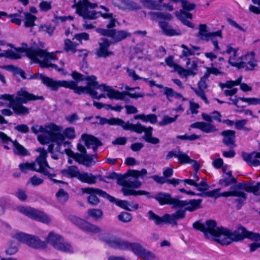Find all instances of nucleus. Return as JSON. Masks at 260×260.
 Listing matches in <instances>:
<instances>
[{"mask_svg": "<svg viewBox=\"0 0 260 260\" xmlns=\"http://www.w3.org/2000/svg\"><path fill=\"white\" fill-rule=\"evenodd\" d=\"M36 17L33 15L27 13L25 14L24 26L26 27H30L35 25V21Z\"/></svg>", "mask_w": 260, "mask_h": 260, "instance_id": "45", "label": "nucleus"}, {"mask_svg": "<svg viewBox=\"0 0 260 260\" xmlns=\"http://www.w3.org/2000/svg\"><path fill=\"white\" fill-rule=\"evenodd\" d=\"M238 49L233 48L231 45L226 46L225 51L221 52V53H226L230 55L229 58V63L232 66L240 69L241 63V56H238L237 54Z\"/></svg>", "mask_w": 260, "mask_h": 260, "instance_id": "24", "label": "nucleus"}, {"mask_svg": "<svg viewBox=\"0 0 260 260\" xmlns=\"http://www.w3.org/2000/svg\"><path fill=\"white\" fill-rule=\"evenodd\" d=\"M55 29L54 26L49 25H41L39 26V30L40 31L45 32L47 33L50 36L53 35V34Z\"/></svg>", "mask_w": 260, "mask_h": 260, "instance_id": "47", "label": "nucleus"}, {"mask_svg": "<svg viewBox=\"0 0 260 260\" xmlns=\"http://www.w3.org/2000/svg\"><path fill=\"white\" fill-rule=\"evenodd\" d=\"M207 25L205 24H200L199 27V31L197 36L201 40L206 41H209V38L213 35H218V36L221 39L222 33L221 31L218 30L216 32H208L207 29Z\"/></svg>", "mask_w": 260, "mask_h": 260, "instance_id": "25", "label": "nucleus"}, {"mask_svg": "<svg viewBox=\"0 0 260 260\" xmlns=\"http://www.w3.org/2000/svg\"><path fill=\"white\" fill-rule=\"evenodd\" d=\"M140 258L147 260H154L156 258V256L151 251L145 248Z\"/></svg>", "mask_w": 260, "mask_h": 260, "instance_id": "53", "label": "nucleus"}, {"mask_svg": "<svg viewBox=\"0 0 260 260\" xmlns=\"http://www.w3.org/2000/svg\"><path fill=\"white\" fill-rule=\"evenodd\" d=\"M128 175L132 176L135 179H128L127 185L125 187H122L121 191L124 196H141L145 195L148 198H152L150 193L144 190L136 191L134 188H139L142 183L138 180L139 178H144L147 174V171L145 169H142L140 171L138 170H129L128 172Z\"/></svg>", "mask_w": 260, "mask_h": 260, "instance_id": "7", "label": "nucleus"}, {"mask_svg": "<svg viewBox=\"0 0 260 260\" xmlns=\"http://www.w3.org/2000/svg\"><path fill=\"white\" fill-rule=\"evenodd\" d=\"M74 2L72 8H76V13L83 19H95L99 17L100 14H101L100 12L88 10V8H95L97 6L95 3H91L88 0H80L77 3H76V0H74Z\"/></svg>", "mask_w": 260, "mask_h": 260, "instance_id": "9", "label": "nucleus"}, {"mask_svg": "<svg viewBox=\"0 0 260 260\" xmlns=\"http://www.w3.org/2000/svg\"><path fill=\"white\" fill-rule=\"evenodd\" d=\"M202 199L181 200L178 199L176 209L184 208V210L193 212L201 207Z\"/></svg>", "mask_w": 260, "mask_h": 260, "instance_id": "17", "label": "nucleus"}, {"mask_svg": "<svg viewBox=\"0 0 260 260\" xmlns=\"http://www.w3.org/2000/svg\"><path fill=\"white\" fill-rule=\"evenodd\" d=\"M240 100L247 103L248 105H260V98H240Z\"/></svg>", "mask_w": 260, "mask_h": 260, "instance_id": "51", "label": "nucleus"}, {"mask_svg": "<svg viewBox=\"0 0 260 260\" xmlns=\"http://www.w3.org/2000/svg\"><path fill=\"white\" fill-rule=\"evenodd\" d=\"M54 248L65 253H73V248L71 245L62 237L58 244H55Z\"/></svg>", "mask_w": 260, "mask_h": 260, "instance_id": "32", "label": "nucleus"}, {"mask_svg": "<svg viewBox=\"0 0 260 260\" xmlns=\"http://www.w3.org/2000/svg\"><path fill=\"white\" fill-rule=\"evenodd\" d=\"M157 121V116L153 114L143 115V122H149L151 124L156 123Z\"/></svg>", "mask_w": 260, "mask_h": 260, "instance_id": "58", "label": "nucleus"}, {"mask_svg": "<svg viewBox=\"0 0 260 260\" xmlns=\"http://www.w3.org/2000/svg\"><path fill=\"white\" fill-rule=\"evenodd\" d=\"M77 149L80 153H74L72 151H69L68 155L73 158L77 162L86 167L90 166L95 163L93 161V155L87 154L86 150L84 145L78 144Z\"/></svg>", "mask_w": 260, "mask_h": 260, "instance_id": "11", "label": "nucleus"}, {"mask_svg": "<svg viewBox=\"0 0 260 260\" xmlns=\"http://www.w3.org/2000/svg\"><path fill=\"white\" fill-rule=\"evenodd\" d=\"M111 42L107 38H103L99 42V47L96 50L95 54L99 57L106 58L113 55L114 52L109 50Z\"/></svg>", "mask_w": 260, "mask_h": 260, "instance_id": "18", "label": "nucleus"}, {"mask_svg": "<svg viewBox=\"0 0 260 260\" xmlns=\"http://www.w3.org/2000/svg\"><path fill=\"white\" fill-rule=\"evenodd\" d=\"M85 81H86V86H78L77 82L73 81L75 83L74 87L72 88L74 92L77 94L86 93L90 96H95L97 93L95 89H99L103 91L107 92V95L112 92L113 88L105 84H99L97 78L94 75L85 76Z\"/></svg>", "mask_w": 260, "mask_h": 260, "instance_id": "8", "label": "nucleus"}, {"mask_svg": "<svg viewBox=\"0 0 260 260\" xmlns=\"http://www.w3.org/2000/svg\"><path fill=\"white\" fill-rule=\"evenodd\" d=\"M242 156L243 160L250 166H260V152L254 151L250 153L243 152Z\"/></svg>", "mask_w": 260, "mask_h": 260, "instance_id": "26", "label": "nucleus"}, {"mask_svg": "<svg viewBox=\"0 0 260 260\" xmlns=\"http://www.w3.org/2000/svg\"><path fill=\"white\" fill-rule=\"evenodd\" d=\"M25 52L27 57L34 62L39 63L41 67H49L48 60L53 59L55 56L53 53H49L46 50L40 48H27V45L22 44V47L15 49V50H8L5 52L4 55L12 59H19L21 57V53Z\"/></svg>", "mask_w": 260, "mask_h": 260, "instance_id": "4", "label": "nucleus"}, {"mask_svg": "<svg viewBox=\"0 0 260 260\" xmlns=\"http://www.w3.org/2000/svg\"><path fill=\"white\" fill-rule=\"evenodd\" d=\"M73 39L80 42H81L82 40L88 41L89 39V35L88 34L84 32L76 34L74 35Z\"/></svg>", "mask_w": 260, "mask_h": 260, "instance_id": "63", "label": "nucleus"}, {"mask_svg": "<svg viewBox=\"0 0 260 260\" xmlns=\"http://www.w3.org/2000/svg\"><path fill=\"white\" fill-rule=\"evenodd\" d=\"M81 139L84 142V144L87 148H90L91 146L99 143L100 141L94 136L87 134H83Z\"/></svg>", "mask_w": 260, "mask_h": 260, "instance_id": "40", "label": "nucleus"}, {"mask_svg": "<svg viewBox=\"0 0 260 260\" xmlns=\"http://www.w3.org/2000/svg\"><path fill=\"white\" fill-rule=\"evenodd\" d=\"M56 197L58 202L63 204L68 201L69 195L63 189L61 188L56 193Z\"/></svg>", "mask_w": 260, "mask_h": 260, "instance_id": "43", "label": "nucleus"}, {"mask_svg": "<svg viewBox=\"0 0 260 260\" xmlns=\"http://www.w3.org/2000/svg\"><path fill=\"white\" fill-rule=\"evenodd\" d=\"M16 210L29 218L44 223H49L51 221L50 217L47 215L30 207L18 206Z\"/></svg>", "mask_w": 260, "mask_h": 260, "instance_id": "14", "label": "nucleus"}, {"mask_svg": "<svg viewBox=\"0 0 260 260\" xmlns=\"http://www.w3.org/2000/svg\"><path fill=\"white\" fill-rule=\"evenodd\" d=\"M44 182V179L35 175L30 178L28 181V183H30L33 186H38L42 184Z\"/></svg>", "mask_w": 260, "mask_h": 260, "instance_id": "57", "label": "nucleus"}, {"mask_svg": "<svg viewBox=\"0 0 260 260\" xmlns=\"http://www.w3.org/2000/svg\"><path fill=\"white\" fill-rule=\"evenodd\" d=\"M152 197V198H154L160 205L169 204L172 205L173 208L176 209L178 198H172L170 194L162 192L158 193L155 197Z\"/></svg>", "mask_w": 260, "mask_h": 260, "instance_id": "22", "label": "nucleus"}, {"mask_svg": "<svg viewBox=\"0 0 260 260\" xmlns=\"http://www.w3.org/2000/svg\"><path fill=\"white\" fill-rule=\"evenodd\" d=\"M127 247L124 249V250L131 249L139 257H141L143 250L145 249L140 244L137 243H129L127 242Z\"/></svg>", "mask_w": 260, "mask_h": 260, "instance_id": "39", "label": "nucleus"}, {"mask_svg": "<svg viewBox=\"0 0 260 260\" xmlns=\"http://www.w3.org/2000/svg\"><path fill=\"white\" fill-rule=\"evenodd\" d=\"M178 161L180 163L183 164H187L190 161V157L185 153L179 150V154L178 158Z\"/></svg>", "mask_w": 260, "mask_h": 260, "instance_id": "56", "label": "nucleus"}, {"mask_svg": "<svg viewBox=\"0 0 260 260\" xmlns=\"http://www.w3.org/2000/svg\"><path fill=\"white\" fill-rule=\"evenodd\" d=\"M242 80V78L240 77L236 81H228L224 84H221L220 87L222 88L227 87L229 88H232V87L235 85H238L240 84Z\"/></svg>", "mask_w": 260, "mask_h": 260, "instance_id": "52", "label": "nucleus"}, {"mask_svg": "<svg viewBox=\"0 0 260 260\" xmlns=\"http://www.w3.org/2000/svg\"><path fill=\"white\" fill-rule=\"evenodd\" d=\"M178 115H176L174 117H170L168 115H164L162 120L159 122L158 125L159 126H165L175 122L177 118Z\"/></svg>", "mask_w": 260, "mask_h": 260, "instance_id": "48", "label": "nucleus"}, {"mask_svg": "<svg viewBox=\"0 0 260 260\" xmlns=\"http://www.w3.org/2000/svg\"><path fill=\"white\" fill-rule=\"evenodd\" d=\"M141 3L143 4V5L151 10H160L161 6L160 5V3H158L157 1L153 0H140Z\"/></svg>", "mask_w": 260, "mask_h": 260, "instance_id": "41", "label": "nucleus"}, {"mask_svg": "<svg viewBox=\"0 0 260 260\" xmlns=\"http://www.w3.org/2000/svg\"><path fill=\"white\" fill-rule=\"evenodd\" d=\"M81 190L84 193L89 194V196L87 197V202L89 204L92 206H96L100 202V200L96 196V194H98L104 198L107 199L111 202H112L115 200V198L114 197L110 196L105 191L99 188L85 187L82 188Z\"/></svg>", "mask_w": 260, "mask_h": 260, "instance_id": "12", "label": "nucleus"}, {"mask_svg": "<svg viewBox=\"0 0 260 260\" xmlns=\"http://www.w3.org/2000/svg\"><path fill=\"white\" fill-rule=\"evenodd\" d=\"M30 235L26 234L21 232L16 233L13 237L20 242L27 244Z\"/></svg>", "mask_w": 260, "mask_h": 260, "instance_id": "50", "label": "nucleus"}, {"mask_svg": "<svg viewBox=\"0 0 260 260\" xmlns=\"http://www.w3.org/2000/svg\"><path fill=\"white\" fill-rule=\"evenodd\" d=\"M78 179L83 183L92 184L96 182L97 177L90 173L80 172Z\"/></svg>", "mask_w": 260, "mask_h": 260, "instance_id": "31", "label": "nucleus"}, {"mask_svg": "<svg viewBox=\"0 0 260 260\" xmlns=\"http://www.w3.org/2000/svg\"><path fill=\"white\" fill-rule=\"evenodd\" d=\"M182 7L184 10L191 11L195 9L196 5L193 3H191L187 1H181Z\"/></svg>", "mask_w": 260, "mask_h": 260, "instance_id": "61", "label": "nucleus"}, {"mask_svg": "<svg viewBox=\"0 0 260 260\" xmlns=\"http://www.w3.org/2000/svg\"><path fill=\"white\" fill-rule=\"evenodd\" d=\"M219 189H216L209 191L204 193L210 197H214L215 198L219 197H236L238 198L235 199V202L238 204H242L246 199V194L243 190L238 186H235L231 188V190L219 193Z\"/></svg>", "mask_w": 260, "mask_h": 260, "instance_id": "10", "label": "nucleus"}, {"mask_svg": "<svg viewBox=\"0 0 260 260\" xmlns=\"http://www.w3.org/2000/svg\"><path fill=\"white\" fill-rule=\"evenodd\" d=\"M193 227L204 233L205 236L212 239L222 245L230 244L233 241H237L247 238L251 240L260 241V235L247 231L240 226L236 231H232L223 227L218 228L214 220H209L205 224L197 221L193 224Z\"/></svg>", "mask_w": 260, "mask_h": 260, "instance_id": "1", "label": "nucleus"}, {"mask_svg": "<svg viewBox=\"0 0 260 260\" xmlns=\"http://www.w3.org/2000/svg\"><path fill=\"white\" fill-rule=\"evenodd\" d=\"M113 202H115L117 206L128 211H131L133 209H137L139 206L137 204H132L128 203L127 201L118 200H116L115 198Z\"/></svg>", "mask_w": 260, "mask_h": 260, "instance_id": "37", "label": "nucleus"}, {"mask_svg": "<svg viewBox=\"0 0 260 260\" xmlns=\"http://www.w3.org/2000/svg\"><path fill=\"white\" fill-rule=\"evenodd\" d=\"M191 89L196 93L197 96L201 98L206 104H209V101L205 95L204 89L195 88L193 87L191 88Z\"/></svg>", "mask_w": 260, "mask_h": 260, "instance_id": "54", "label": "nucleus"}, {"mask_svg": "<svg viewBox=\"0 0 260 260\" xmlns=\"http://www.w3.org/2000/svg\"><path fill=\"white\" fill-rule=\"evenodd\" d=\"M31 130L35 134L41 133L38 136V140L42 144H46L52 142L60 146L63 143L66 138L73 139L76 137L73 127L66 128L62 133L61 127L53 123L44 126L35 125L31 127Z\"/></svg>", "mask_w": 260, "mask_h": 260, "instance_id": "2", "label": "nucleus"}, {"mask_svg": "<svg viewBox=\"0 0 260 260\" xmlns=\"http://www.w3.org/2000/svg\"><path fill=\"white\" fill-rule=\"evenodd\" d=\"M27 245L35 248H41L45 247L44 242L40 240L35 236L30 235Z\"/></svg>", "mask_w": 260, "mask_h": 260, "instance_id": "35", "label": "nucleus"}, {"mask_svg": "<svg viewBox=\"0 0 260 260\" xmlns=\"http://www.w3.org/2000/svg\"><path fill=\"white\" fill-rule=\"evenodd\" d=\"M131 34L125 30H117L115 29H112L110 38L111 44H116L130 37Z\"/></svg>", "mask_w": 260, "mask_h": 260, "instance_id": "27", "label": "nucleus"}, {"mask_svg": "<svg viewBox=\"0 0 260 260\" xmlns=\"http://www.w3.org/2000/svg\"><path fill=\"white\" fill-rule=\"evenodd\" d=\"M126 72L127 73L128 76L129 77H131L133 79L134 81H136L137 80L143 79L144 81H147V79L145 78H142L136 74V73L135 70L133 69H130L129 68L126 69Z\"/></svg>", "mask_w": 260, "mask_h": 260, "instance_id": "60", "label": "nucleus"}, {"mask_svg": "<svg viewBox=\"0 0 260 260\" xmlns=\"http://www.w3.org/2000/svg\"><path fill=\"white\" fill-rule=\"evenodd\" d=\"M64 49L67 52H71L73 54H76L77 50L76 48L78 44L71 41L70 39H66L64 42Z\"/></svg>", "mask_w": 260, "mask_h": 260, "instance_id": "42", "label": "nucleus"}, {"mask_svg": "<svg viewBox=\"0 0 260 260\" xmlns=\"http://www.w3.org/2000/svg\"><path fill=\"white\" fill-rule=\"evenodd\" d=\"M39 76L42 82L52 90H57L60 87L72 89L75 85V83L72 81H56L43 75H39Z\"/></svg>", "mask_w": 260, "mask_h": 260, "instance_id": "15", "label": "nucleus"}, {"mask_svg": "<svg viewBox=\"0 0 260 260\" xmlns=\"http://www.w3.org/2000/svg\"><path fill=\"white\" fill-rule=\"evenodd\" d=\"M99 124L104 125L108 124L109 125H116L122 127L124 130H129L138 134H141L144 132L145 134L143 136V139L147 143L156 145L160 142V140L156 137H152L153 127L149 126L145 127L140 123L133 124L129 121L125 122L122 119L118 118H111L107 119L106 118L99 117Z\"/></svg>", "mask_w": 260, "mask_h": 260, "instance_id": "5", "label": "nucleus"}, {"mask_svg": "<svg viewBox=\"0 0 260 260\" xmlns=\"http://www.w3.org/2000/svg\"><path fill=\"white\" fill-rule=\"evenodd\" d=\"M181 47L183 49L182 55L183 57H188L191 55H200V52H197L200 50V47L198 46H191V48H189L184 44H182Z\"/></svg>", "mask_w": 260, "mask_h": 260, "instance_id": "33", "label": "nucleus"}, {"mask_svg": "<svg viewBox=\"0 0 260 260\" xmlns=\"http://www.w3.org/2000/svg\"><path fill=\"white\" fill-rule=\"evenodd\" d=\"M71 221L74 224L78 226L81 229L91 233L97 234L101 232V229L93 224H91L85 220L76 216H71Z\"/></svg>", "mask_w": 260, "mask_h": 260, "instance_id": "16", "label": "nucleus"}, {"mask_svg": "<svg viewBox=\"0 0 260 260\" xmlns=\"http://www.w3.org/2000/svg\"><path fill=\"white\" fill-rule=\"evenodd\" d=\"M221 135L223 136V142L231 147L235 146V132L232 130H226L221 132Z\"/></svg>", "mask_w": 260, "mask_h": 260, "instance_id": "29", "label": "nucleus"}, {"mask_svg": "<svg viewBox=\"0 0 260 260\" xmlns=\"http://www.w3.org/2000/svg\"><path fill=\"white\" fill-rule=\"evenodd\" d=\"M36 151L39 152L40 154L35 161L33 162H26L20 164V170L23 173H27L28 171H36L42 173L51 179L55 177V174H50L47 170V168H50L46 160L47 151L42 148L37 149Z\"/></svg>", "mask_w": 260, "mask_h": 260, "instance_id": "6", "label": "nucleus"}, {"mask_svg": "<svg viewBox=\"0 0 260 260\" xmlns=\"http://www.w3.org/2000/svg\"><path fill=\"white\" fill-rule=\"evenodd\" d=\"M196 187L199 191H205L209 189V186L206 183V180L204 178H203L200 183H198L196 182Z\"/></svg>", "mask_w": 260, "mask_h": 260, "instance_id": "62", "label": "nucleus"}, {"mask_svg": "<svg viewBox=\"0 0 260 260\" xmlns=\"http://www.w3.org/2000/svg\"><path fill=\"white\" fill-rule=\"evenodd\" d=\"M103 240L109 246L124 250L127 247V242L113 235H107Z\"/></svg>", "mask_w": 260, "mask_h": 260, "instance_id": "19", "label": "nucleus"}, {"mask_svg": "<svg viewBox=\"0 0 260 260\" xmlns=\"http://www.w3.org/2000/svg\"><path fill=\"white\" fill-rule=\"evenodd\" d=\"M190 127L193 128L199 129L206 133H212L218 131L212 124L202 121L193 123L190 125Z\"/></svg>", "mask_w": 260, "mask_h": 260, "instance_id": "28", "label": "nucleus"}, {"mask_svg": "<svg viewBox=\"0 0 260 260\" xmlns=\"http://www.w3.org/2000/svg\"><path fill=\"white\" fill-rule=\"evenodd\" d=\"M17 96L14 94H4L0 95V106L5 105L3 101H9V107L11 108L14 112L18 115L27 114L29 112V109L22 105L28 101L43 100L42 96L35 95L27 92L25 88H21L17 92Z\"/></svg>", "mask_w": 260, "mask_h": 260, "instance_id": "3", "label": "nucleus"}, {"mask_svg": "<svg viewBox=\"0 0 260 260\" xmlns=\"http://www.w3.org/2000/svg\"><path fill=\"white\" fill-rule=\"evenodd\" d=\"M148 218L150 220H153L154 223L159 225L162 222L174 225H177V223H175L173 214H165L161 218L156 215L152 211H149L148 213Z\"/></svg>", "mask_w": 260, "mask_h": 260, "instance_id": "23", "label": "nucleus"}, {"mask_svg": "<svg viewBox=\"0 0 260 260\" xmlns=\"http://www.w3.org/2000/svg\"><path fill=\"white\" fill-rule=\"evenodd\" d=\"M176 68L175 71L182 77H187L191 75L193 76V73L191 70H188V69H184L179 65L176 66Z\"/></svg>", "mask_w": 260, "mask_h": 260, "instance_id": "46", "label": "nucleus"}, {"mask_svg": "<svg viewBox=\"0 0 260 260\" xmlns=\"http://www.w3.org/2000/svg\"><path fill=\"white\" fill-rule=\"evenodd\" d=\"M127 96L133 99H138L143 97V94L139 93H130L128 92H120L113 89L112 92L108 95V98L110 99H116L119 100H123L128 102L129 100L126 98Z\"/></svg>", "mask_w": 260, "mask_h": 260, "instance_id": "21", "label": "nucleus"}, {"mask_svg": "<svg viewBox=\"0 0 260 260\" xmlns=\"http://www.w3.org/2000/svg\"><path fill=\"white\" fill-rule=\"evenodd\" d=\"M241 61L240 69H244L246 71H252L257 67V61L253 52L242 56Z\"/></svg>", "mask_w": 260, "mask_h": 260, "instance_id": "20", "label": "nucleus"}, {"mask_svg": "<svg viewBox=\"0 0 260 260\" xmlns=\"http://www.w3.org/2000/svg\"><path fill=\"white\" fill-rule=\"evenodd\" d=\"M159 25L161 28L163 33L169 36H179L181 34V31L179 29H174L172 26L165 21H161L159 23Z\"/></svg>", "mask_w": 260, "mask_h": 260, "instance_id": "30", "label": "nucleus"}, {"mask_svg": "<svg viewBox=\"0 0 260 260\" xmlns=\"http://www.w3.org/2000/svg\"><path fill=\"white\" fill-rule=\"evenodd\" d=\"M101 15L104 18H109L110 21L107 25V27L110 28H113L115 26L116 19L112 17V14H101Z\"/></svg>", "mask_w": 260, "mask_h": 260, "instance_id": "55", "label": "nucleus"}, {"mask_svg": "<svg viewBox=\"0 0 260 260\" xmlns=\"http://www.w3.org/2000/svg\"><path fill=\"white\" fill-rule=\"evenodd\" d=\"M60 172L63 176L70 178L76 177L78 179L80 171L76 166H72L66 169L61 170Z\"/></svg>", "mask_w": 260, "mask_h": 260, "instance_id": "34", "label": "nucleus"}, {"mask_svg": "<svg viewBox=\"0 0 260 260\" xmlns=\"http://www.w3.org/2000/svg\"><path fill=\"white\" fill-rule=\"evenodd\" d=\"M87 214L89 216L92 217L95 220L102 218L103 212L101 209H91L87 210Z\"/></svg>", "mask_w": 260, "mask_h": 260, "instance_id": "44", "label": "nucleus"}, {"mask_svg": "<svg viewBox=\"0 0 260 260\" xmlns=\"http://www.w3.org/2000/svg\"><path fill=\"white\" fill-rule=\"evenodd\" d=\"M175 223L179 219H183L185 217L186 213L184 210H178L174 213H173Z\"/></svg>", "mask_w": 260, "mask_h": 260, "instance_id": "64", "label": "nucleus"}, {"mask_svg": "<svg viewBox=\"0 0 260 260\" xmlns=\"http://www.w3.org/2000/svg\"><path fill=\"white\" fill-rule=\"evenodd\" d=\"M18 250V247L17 243L14 241H11L9 243V246L6 249L5 252L8 255H13L15 254Z\"/></svg>", "mask_w": 260, "mask_h": 260, "instance_id": "49", "label": "nucleus"}, {"mask_svg": "<svg viewBox=\"0 0 260 260\" xmlns=\"http://www.w3.org/2000/svg\"><path fill=\"white\" fill-rule=\"evenodd\" d=\"M164 94L166 95L167 99L171 101L172 98L176 99L182 98L183 101H185L187 99L182 96V94L174 91L172 88L169 87L164 88Z\"/></svg>", "mask_w": 260, "mask_h": 260, "instance_id": "36", "label": "nucleus"}, {"mask_svg": "<svg viewBox=\"0 0 260 260\" xmlns=\"http://www.w3.org/2000/svg\"><path fill=\"white\" fill-rule=\"evenodd\" d=\"M119 220L123 222H129L132 218V215L128 212H122L118 216Z\"/></svg>", "mask_w": 260, "mask_h": 260, "instance_id": "59", "label": "nucleus"}, {"mask_svg": "<svg viewBox=\"0 0 260 260\" xmlns=\"http://www.w3.org/2000/svg\"><path fill=\"white\" fill-rule=\"evenodd\" d=\"M62 238V237L60 235L53 232H50L46 237V241L54 248L55 244H58Z\"/></svg>", "mask_w": 260, "mask_h": 260, "instance_id": "38", "label": "nucleus"}, {"mask_svg": "<svg viewBox=\"0 0 260 260\" xmlns=\"http://www.w3.org/2000/svg\"><path fill=\"white\" fill-rule=\"evenodd\" d=\"M0 123L2 124H7L8 121L4 118L0 113ZM0 139L4 143H8L11 142L13 144L14 148L13 152L15 154L20 156H27L30 154L28 151L25 149L22 145H20L17 141H12V139L7 136L3 132H0Z\"/></svg>", "mask_w": 260, "mask_h": 260, "instance_id": "13", "label": "nucleus"}]
</instances>
